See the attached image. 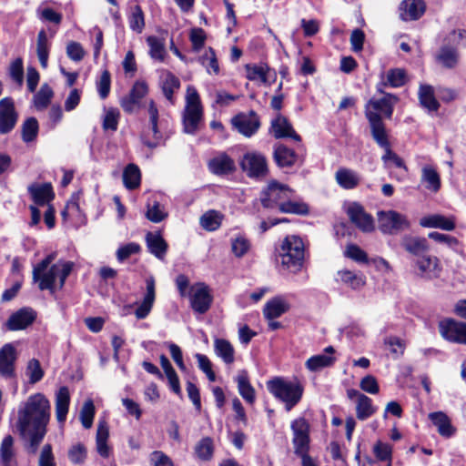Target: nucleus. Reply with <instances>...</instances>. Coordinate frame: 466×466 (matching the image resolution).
Segmentation results:
<instances>
[{"label":"nucleus","mask_w":466,"mask_h":466,"mask_svg":"<svg viewBox=\"0 0 466 466\" xmlns=\"http://www.w3.org/2000/svg\"><path fill=\"white\" fill-rule=\"evenodd\" d=\"M50 411V401L40 392L29 396L18 408L15 428L30 453L37 451L46 434Z\"/></svg>","instance_id":"nucleus-1"},{"label":"nucleus","mask_w":466,"mask_h":466,"mask_svg":"<svg viewBox=\"0 0 466 466\" xmlns=\"http://www.w3.org/2000/svg\"><path fill=\"white\" fill-rule=\"evenodd\" d=\"M266 387L276 400L284 403L286 411L297 406L304 393V387L298 379L274 377L266 382Z\"/></svg>","instance_id":"nucleus-2"},{"label":"nucleus","mask_w":466,"mask_h":466,"mask_svg":"<svg viewBox=\"0 0 466 466\" xmlns=\"http://www.w3.org/2000/svg\"><path fill=\"white\" fill-rule=\"evenodd\" d=\"M304 242L299 235H287L282 244L276 248V260L280 258L281 266L298 271L304 258Z\"/></svg>","instance_id":"nucleus-3"},{"label":"nucleus","mask_w":466,"mask_h":466,"mask_svg":"<svg viewBox=\"0 0 466 466\" xmlns=\"http://www.w3.org/2000/svg\"><path fill=\"white\" fill-rule=\"evenodd\" d=\"M371 121V137L376 144L384 150V154L381 157V160L388 166V163L391 161L395 167L404 169L407 171V167L404 161L391 149V145L389 139V134L386 127H383L379 118L373 116Z\"/></svg>","instance_id":"nucleus-4"},{"label":"nucleus","mask_w":466,"mask_h":466,"mask_svg":"<svg viewBox=\"0 0 466 466\" xmlns=\"http://www.w3.org/2000/svg\"><path fill=\"white\" fill-rule=\"evenodd\" d=\"M397 101L398 97L396 96L388 93L384 94L381 98H371L368 101V103L365 105V116L369 121L370 129V119L373 116L379 118L383 127H386L382 120V116L388 119H390L393 114L394 105Z\"/></svg>","instance_id":"nucleus-5"},{"label":"nucleus","mask_w":466,"mask_h":466,"mask_svg":"<svg viewBox=\"0 0 466 466\" xmlns=\"http://www.w3.org/2000/svg\"><path fill=\"white\" fill-rule=\"evenodd\" d=\"M291 192L287 185L272 180L260 192L259 200L265 208L280 210V206L289 198Z\"/></svg>","instance_id":"nucleus-6"},{"label":"nucleus","mask_w":466,"mask_h":466,"mask_svg":"<svg viewBox=\"0 0 466 466\" xmlns=\"http://www.w3.org/2000/svg\"><path fill=\"white\" fill-rule=\"evenodd\" d=\"M414 274L425 280H433L440 278L442 271L440 259L429 253L416 258H411Z\"/></svg>","instance_id":"nucleus-7"},{"label":"nucleus","mask_w":466,"mask_h":466,"mask_svg":"<svg viewBox=\"0 0 466 466\" xmlns=\"http://www.w3.org/2000/svg\"><path fill=\"white\" fill-rule=\"evenodd\" d=\"M241 169L251 178L265 177L268 163L264 155L258 152H247L240 161Z\"/></svg>","instance_id":"nucleus-8"},{"label":"nucleus","mask_w":466,"mask_h":466,"mask_svg":"<svg viewBox=\"0 0 466 466\" xmlns=\"http://www.w3.org/2000/svg\"><path fill=\"white\" fill-rule=\"evenodd\" d=\"M439 332L449 342L466 345L465 322L446 318L439 322Z\"/></svg>","instance_id":"nucleus-9"},{"label":"nucleus","mask_w":466,"mask_h":466,"mask_svg":"<svg viewBox=\"0 0 466 466\" xmlns=\"http://www.w3.org/2000/svg\"><path fill=\"white\" fill-rule=\"evenodd\" d=\"M346 214L350 222L364 233L372 232L375 228L373 217L366 212L364 207L359 202H350L346 207Z\"/></svg>","instance_id":"nucleus-10"},{"label":"nucleus","mask_w":466,"mask_h":466,"mask_svg":"<svg viewBox=\"0 0 466 466\" xmlns=\"http://www.w3.org/2000/svg\"><path fill=\"white\" fill-rule=\"evenodd\" d=\"M379 228L383 233L390 230H408L410 222L407 218L394 210L379 211L377 213Z\"/></svg>","instance_id":"nucleus-11"},{"label":"nucleus","mask_w":466,"mask_h":466,"mask_svg":"<svg viewBox=\"0 0 466 466\" xmlns=\"http://www.w3.org/2000/svg\"><path fill=\"white\" fill-rule=\"evenodd\" d=\"M290 428L293 433L292 444L294 452L309 450L310 426L308 420L304 417H299L292 420Z\"/></svg>","instance_id":"nucleus-12"},{"label":"nucleus","mask_w":466,"mask_h":466,"mask_svg":"<svg viewBox=\"0 0 466 466\" xmlns=\"http://www.w3.org/2000/svg\"><path fill=\"white\" fill-rule=\"evenodd\" d=\"M18 121V113L15 110L12 97H4L0 100V134L10 133Z\"/></svg>","instance_id":"nucleus-13"},{"label":"nucleus","mask_w":466,"mask_h":466,"mask_svg":"<svg viewBox=\"0 0 466 466\" xmlns=\"http://www.w3.org/2000/svg\"><path fill=\"white\" fill-rule=\"evenodd\" d=\"M147 114L149 129L152 132V139L148 138L147 135L142 137L143 143L149 148H155L162 140V133L159 129V113L157 104L153 99H150L147 103Z\"/></svg>","instance_id":"nucleus-14"},{"label":"nucleus","mask_w":466,"mask_h":466,"mask_svg":"<svg viewBox=\"0 0 466 466\" xmlns=\"http://www.w3.org/2000/svg\"><path fill=\"white\" fill-rule=\"evenodd\" d=\"M213 301L209 289L204 283H198L191 288L190 305L192 309L199 314L206 313Z\"/></svg>","instance_id":"nucleus-15"},{"label":"nucleus","mask_w":466,"mask_h":466,"mask_svg":"<svg viewBox=\"0 0 466 466\" xmlns=\"http://www.w3.org/2000/svg\"><path fill=\"white\" fill-rule=\"evenodd\" d=\"M231 123L240 134L247 137H250L256 134L260 127L259 117L257 113L252 110L247 115L238 114L235 116Z\"/></svg>","instance_id":"nucleus-16"},{"label":"nucleus","mask_w":466,"mask_h":466,"mask_svg":"<svg viewBox=\"0 0 466 466\" xmlns=\"http://www.w3.org/2000/svg\"><path fill=\"white\" fill-rule=\"evenodd\" d=\"M17 359L16 350L11 343L0 349V375L5 379L15 376V364Z\"/></svg>","instance_id":"nucleus-17"},{"label":"nucleus","mask_w":466,"mask_h":466,"mask_svg":"<svg viewBox=\"0 0 466 466\" xmlns=\"http://www.w3.org/2000/svg\"><path fill=\"white\" fill-rule=\"evenodd\" d=\"M36 313L30 308H23L13 313L6 321V328L9 330H21L30 326L35 319Z\"/></svg>","instance_id":"nucleus-18"},{"label":"nucleus","mask_w":466,"mask_h":466,"mask_svg":"<svg viewBox=\"0 0 466 466\" xmlns=\"http://www.w3.org/2000/svg\"><path fill=\"white\" fill-rule=\"evenodd\" d=\"M425 10L423 0H403L399 6L400 18L402 21H415L424 15Z\"/></svg>","instance_id":"nucleus-19"},{"label":"nucleus","mask_w":466,"mask_h":466,"mask_svg":"<svg viewBox=\"0 0 466 466\" xmlns=\"http://www.w3.org/2000/svg\"><path fill=\"white\" fill-rule=\"evenodd\" d=\"M401 247L412 258L428 253L430 248L427 238L418 235H405L401 240Z\"/></svg>","instance_id":"nucleus-20"},{"label":"nucleus","mask_w":466,"mask_h":466,"mask_svg":"<svg viewBox=\"0 0 466 466\" xmlns=\"http://www.w3.org/2000/svg\"><path fill=\"white\" fill-rule=\"evenodd\" d=\"M27 190L35 204L38 206H49V203L55 198L53 187L50 183H33L28 186Z\"/></svg>","instance_id":"nucleus-21"},{"label":"nucleus","mask_w":466,"mask_h":466,"mask_svg":"<svg viewBox=\"0 0 466 466\" xmlns=\"http://www.w3.org/2000/svg\"><path fill=\"white\" fill-rule=\"evenodd\" d=\"M271 130L276 138L290 137L298 142L301 140L300 136L295 132L288 118L281 115H278L271 121Z\"/></svg>","instance_id":"nucleus-22"},{"label":"nucleus","mask_w":466,"mask_h":466,"mask_svg":"<svg viewBox=\"0 0 466 466\" xmlns=\"http://www.w3.org/2000/svg\"><path fill=\"white\" fill-rule=\"evenodd\" d=\"M147 293L143 298L141 304L137 308L135 311L136 318L137 319H146L153 308L156 291H155V280L153 278H149L146 280Z\"/></svg>","instance_id":"nucleus-23"},{"label":"nucleus","mask_w":466,"mask_h":466,"mask_svg":"<svg viewBox=\"0 0 466 466\" xmlns=\"http://www.w3.org/2000/svg\"><path fill=\"white\" fill-rule=\"evenodd\" d=\"M234 380L237 382L238 393L244 400L248 404H254L256 401V390L250 383L248 371L245 370H239Z\"/></svg>","instance_id":"nucleus-24"},{"label":"nucleus","mask_w":466,"mask_h":466,"mask_svg":"<svg viewBox=\"0 0 466 466\" xmlns=\"http://www.w3.org/2000/svg\"><path fill=\"white\" fill-rule=\"evenodd\" d=\"M246 72L248 79L265 85H271L276 79V73L271 72L267 65H247Z\"/></svg>","instance_id":"nucleus-25"},{"label":"nucleus","mask_w":466,"mask_h":466,"mask_svg":"<svg viewBox=\"0 0 466 466\" xmlns=\"http://www.w3.org/2000/svg\"><path fill=\"white\" fill-rule=\"evenodd\" d=\"M273 158L278 167H290L299 160V156L291 148L283 144H277L274 147Z\"/></svg>","instance_id":"nucleus-26"},{"label":"nucleus","mask_w":466,"mask_h":466,"mask_svg":"<svg viewBox=\"0 0 466 466\" xmlns=\"http://www.w3.org/2000/svg\"><path fill=\"white\" fill-rule=\"evenodd\" d=\"M209 170L216 175H227L232 173L235 169L234 160L226 153H222L208 162Z\"/></svg>","instance_id":"nucleus-27"},{"label":"nucleus","mask_w":466,"mask_h":466,"mask_svg":"<svg viewBox=\"0 0 466 466\" xmlns=\"http://www.w3.org/2000/svg\"><path fill=\"white\" fill-rule=\"evenodd\" d=\"M290 309L289 304L280 297H275L268 300L264 309L263 314L268 320L279 318Z\"/></svg>","instance_id":"nucleus-28"},{"label":"nucleus","mask_w":466,"mask_h":466,"mask_svg":"<svg viewBox=\"0 0 466 466\" xmlns=\"http://www.w3.org/2000/svg\"><path fill=\"white\" fill-rule=\"evenodd\" d=\"M70 403V394L67 387H61L56 393V415L59 423L66 420Z\"/></svg>","instance_id":"nucleus-29"},{"label":"nucleus","mask_w":466,"mask_h":466,"mask_svg":"<svg viewBox=\"0 0 466 466\" xmlns=\"http://www.w3.org/2000/svg\"><path fill=\"white\" fill-rule=\"evenodd\" d=\"M180 80L170 71H166L160 76V87L164 96L174 104V93L180 88Z\"/></svg>","instance_id":"nucleus-30"},{"label":"nucleus","mask_w":466,"mask_h":466,"mask_svg":"<svg viewBox=\"0 0 466 466\" xmlns=\"http://www.w3.org/2000/svg\"><path fill=\"white\" fill-rule=\"evenodd\" d=\"M420 225L423 228H440L451 231L455 228L454 220L442 215H431L420 218Z\"/></svg>","instance_id":"nucleus-31"},{"label":"nucleus","mask_w":466,"mask_h":466,"mask_svg":"<svg viewBox=\"0 0 466 466\" xmlns=\"http://www.w3.org/2000/svg\"><path fill=\"white\" fill-rule=\"evenodd\" d=\"M429 419L437 427L440 435L445 438L451 437L455 432V428L451 425L449 417L442 411L431 412Z\"/></svg>","instance_id":"nucleus-32"},{"label":"nucleus","mask_w":466,"mask_h":466,"mask_svg":"<svg viewBox=\"0 0 466 466\" xmlns=\"http://www.w3.org/2000/svg\"><path fill=\"white\" fill-rule=\"evenodd\" d=\"M337 183L344 189H353L359 186L360 178L352 169L341 167L335 174Z\"/></svg>","instance_id":"nucleus-33"},{"label":"nucleus","mask_w":466,"mask_h":466,"mask_svg":"<svg viewBox=\"0 0 466 466\" xmlns=\"http://www.w3.org/2000/svg\"><path fill=\"white\" fill-rule=\"evenodd\" d=\"M202 109H184L183 112V130L185 133L194 135L198 129V125L202 119Z\"/></svg>","instance_id":"nucleus-34"},{"label":"nucleus","mask_w":466,"mask_h":466,"mask_svg":"<svg viewBox=\"0 0 466 466\" xmlns=\"http://www.w3.org/2000/svg\"><path fill=\"white\" fill-rule=\"evenodd\" d=\"M108 436L109 431L106 423L105 421H100L97 427L96 442V451L103 458H108L110 455V448L107 445Z\"/></svg>","instance_id":"nucleus-35"},{"label":"nucleus","mask_w":466,"mask_h":466,"mask_svg":"<svg viewBox=\"0 0 466 466\" xmlns=\"http://www.w3.org/2000/svg\"><path fill=\"white\" fill-rule=\"evenodd\" d=\"M147 247L158 259H163L167 250V243L162 235H146Z\"/></svg>","instance_id":"nucleus-36"},{"label":"nucleus","mask_w":466,"mask_h":466,"mask_svg":"<svg viewBox=\"0 0 466 466\" xmlns=\"http://www.w3.org/2000/svg\"><path fill=\"white\" fill-rule=\"evenodd\" d=\"M419 99L420 105L429 111L434 112L440 107V103L435 98L433 88L430 85H420Z\"/></svg>","instance_id":"nucleus-37"},{"label":"nucleus","mask_w":466,"mask_h":466,"mask_svg":"<svg viewBox=\"0 0 466 466\" xmlns=\"http://www.w3.org/2000/svg\"><path fill=\"white\" fill-rule=\"evenodd\" d=\"M214 350L216 354L222 359L226 364H232L235 360V350L231 343L224 339H216L214 340Z\"/></svg>","instance_id":"nucleus-38"},{"label":"nucleus","mask_w":466,"mask_h":466,"mask_svg":"<svg viewBox=\"0 0 466 466\" xmlns=\"http://www.w3.org/2000/svg\"><path fill=\"white\" fill-rule=\"evenodd\" d=\"M224 216L221 212L214 209L205 212L199 219L201 227L207 231H215L221 225Z\"/></svg>","instance_id":"nucleus-39"},{"label":"nucleus","mask_w":466,"mask_h":466,"mask_svg":"<svg viewBox=\"0 0 466 466\" xmlns=\"http://www.w3.org/2000/svg\"><path fill=\"white\" fill-rule=\"evenodd\" d=\"M58 275V264L52 265L49 269L40 274L38 288L40 290H49L51 293L55 292V283Z\"/></svg>","instance_id":"nucleus-40"},{"label":"nucleus","mask_w":466,"mask_h":466,"mask_svg":"<svg viewBox=\"0 0 466 466\" xmlns=\"http://www.w3.org/2000/svg\"><path fill=\"white\" fill-rule=\"evenodd\" d=\"M141 173L135 164H128L123 172V182L127 189H135L140 185Z\"/></svg>","instance_id":"nucleus-41"},{"label":"nucleus","mask_w":466,"mask_h":466,"mask_svg":"<svg viewBox=\"0 0 466 466\" xmlns=\"http://www.w3.org/2000/svg\"><path fill=\"white\" fill-rule=\"evenodd\" d=\"M421 180L426 183V187L433 192L441 188L440 175L435 168L431 166H425L421 170Z\"/></svg>","instance_id":"nucleus-42"},{"label":"nucleus","mask_w":466,"mask_h":466,"mask_svg":"<svg viewBox=\"0 0 466 466\" xmlns=\"http://www.w3.org/2000/svg\"><path fill=\"white\" fill-rule=\"evenodd\" d=\"M15 457L14 438L6 435L0 445V464L1 466H10Z\"/></svg>","instance_id":"nucleus-43"},{"label":"nucleus","mask_w":466,"mask_h":466,"mask_svg":"<svg viewBox=\"0 0 466 466\" xmlns=\"http://www.w3.org/2000/svg\"><path fill=\"white\" fill-rule=\"evenodd\" d=\"M36 53L40 65L43 68H46L47 66L49 56V46L46 33L43 29L37 35Z\"/></svg>","instance_id":"nucleus-44"},{"label":"nucleus","mask_w":466,"mask_h":466,"mask_svg":"<svg viewBox=\"0 0 466 466\" xmlns=\"http://www.w3.org/2000/svg\"><path fill=\"white\" fill-rule=\"evenodd\" d=\"M376 409L372 405V400L366 395H360V400H357L356 415L360 420H365L373 415Z\"/></svg>","instance_id":"nucleus-45"},{"label":"nucleus","mask_w":466,"mask_h":466,"mask_svg":"<svg viewBox=\"0 0 466 466\" xmlns=\"http://www.w3.org/2000/svg\"><path fill=\"white\" fill-rule=\"evenodd\" d=\"M336 359L327 354H318L310 357L305 363L310 371H318L323 368L333 365Z\"/></svg>","instance_id":"nucleus-46"},{"label":"nucleus","mask_w":466,"mask_h":466,"mask_svg":"<svg viewBox=\"0 0 466 466\" xmlns=\"http://www.w3.org/2000/svg\"><path fill=\"white\" fill-rule=\"evenodd\" d=\"M147 43L150 48L151 58L162 62L167 54L164 42L155 35H150L147 38Z\"/></svg>","instance_id":"nucleus-47"},{"label":"nucleus","mask_w":466,"mask_h":466,"mask_svg":"<svg viewBox=\"0 0 466 466\" xmlns=\"http://www.w3.org/2000/svg\"><path fill=\"white\" fill-rule=\"evenodd\" d=\"M338 275L343 283L349 285L353 289H358L366 283L365 277L362 274H356L348 269L339 270Z\"/></svg>","instance_id":"nucleus-48"},{"label":"nucleus","mask_w":466,"mask_h":466,"mask_svg":"<svg viewBox=\"0 0 466 466\" xmlns=\"http://www.w3.org/2000/svg\"><path fill=\"white\" fill-rule=\"evenodd\" d=\"M25 375L28 378V381L31 384L39 382L44 375L45 371L41 367L40 361L36 359H31L25 368Z\"/></svg>","instance_id":"nucleus-49"},{"label":"nucleus","mask_w":466,"mask_h":466,"mask_svg":"<svg viewBox=\"0 0 466 466\" xmlns=\"http://www.w3.org/2000/svg\"><path fill=\"white\" fill-rule=\"evenodd\" d=\"M38 122L35 117H28L22 125V139L25 143L34 141L38 134Z\"/></svg>","instance_id":"nucleus-50"},{"label":"nucleus","mask_w":466,"mask_h":466,"mask_svg":"<svg viewBox=\"0 0 466 466\" xmlns=\"http://www.w3.org/2000/svg\"><path fill=\"white\" fill-rule=\"evenodd\" d=\"M54 92L47 84H43L39 91L34 96L35 106L37 109H45L49 105Z\"/></svg>","instance_id":"nucleus-51"},{"label":"nucleus","mask_w":466,"mask_h":466,"mask_svg":"<svg viewBox=\"0 0 466 466\" xmlns=\"http://www.w3.org/2000/svg\"><path fill=\"white\" fill-rule=\"evenodd\" d=\"M199 62L206 67L208 74L218 75L219 66L212 47H208L205 54L199 57Z\"/></svg>","instance_id":"nucleus-52"},{"label":"nucleus","mask_w":466,"mask_h":466,"mask_svg":"<svg viewBox=\"0 0 466 466\" xmlns=\"http://www.w3.org/2000/svg\"><path fill=\"white\" fill-rule=\"evenodd\" d=\"M437 57L445 67L453 68L458 63L459 55L455 48L443 46Z\"/></svg>","instance_id":"nucleus-53"},{"label":"nucleus","mask_w":466,"mask_h":466,"mask_svg":"<svg viewBox=\"0 0 466 466\" xmlns=\"http://www.w3.org/2000/svg\"><path fill=\"white\" fill-rule=\"evenodd\" d=\"M129 27L131 30L140 34L145 27L144 13L140 5H135L128 16Z\"/></svg>","instance_id":"nucleus-54"},{"label":"nucleus","mask_w":466,"mask_h":466,"mask_svg":"<svg viewBox=\"0 0 466 466\" xmlns=\"http://www.w3.org/2000/svg\"><path fill=\"white\" fill-rule=\"evenodd\" d=\"M280 212L296 215H307L309 212L308 204L302 201H291L289 198L280 206Z\"/></svg>","instance_id":"nucleus-55"},{"label":"nucleus","mask_w":466,"mask_h":466,"mask_svg":"<svg viewBox=\"0 0 466 466\" xmlns=\"http://www.w3.org/2000/svg\"><path fill=\"white\" fill-rule=\"evenodd\" d=\"M344 256L360 264H369L367 253L356 244H348L343 252Z\"/></svg>","instance_id":"nucleus-56"},{"label":"nucleus","mask_w":466,"mask_h":466,"mask_svg":"<svg viewBox=\"0 0 466 466\" xmlns=\"http://www.w3.org/2000/svg\"><path fill=\"white\" fill-rule=\"evenodd\" d=\"M195 451L197 456L202 461H208L213 454V441L209 437L201 439L196 445Z\"/></svg>","instance_id":"nucleus-57"},{"label":"nucleus","mask_w":466,"mask_h":466,"mask_svg":"<svg viewBox=\"0 0 466 466\" xmlns=\"http://www.w3.org/2000/svg\"><path fill=\"white\" fill-rule=\"evenodd\" d=\"M95 416V406L91 400H86L80 410V420L85 429L92 427Z\"/></svg>","instance_id":"nucleus-58"},{"label":"nucleus","mask_w":466,"mask_h":466,"mask_svg":"<svg viewBox=\"0 0 466 466\" xmlns=\"http://www.w3.org/2000/svg\"><path fill=\"white\" fill-rule=\"evenodd\" d=\"M250 248V242L243 235L231 240V250L238 258L243 257Z\"/></svg>","instance_id":"nucleus-59"},{"label":"nucleus","mask_w":466,"mask_h":466,"mask_svg":"<svg viewBox=\"0 0 466 466\" xmlns=\"http://www.w3.org/2000/svg\"><path fill=\"white\" fill-rule=\"evenodd\" d=\"M407 80L406 72L401 68L390 69L387 73V81L392 87H400L405 85Z\"/></svg>","instance_id":"nucleus-60"},{"label":"nucleus","mask_w":466,"mask_h":466,"mask_svg":"<svg viewBox=\"0 0 466 466\" xmlns=\"http://www.w3.org/2000/svg\"><path fill=\"white\" fill-rule=\"evenodd\" d=\"M68 459L74 464H82L86 459V449L82 443L73 445L68 451Z\"/></svg>","instance_id":"nucleus-61"},{"label":"nucleus","mask_w":466,"mask_h":466,"mask_svg":"<svg viewBox=\"0 0 466 466\" xmlns=\"http://www.w3.org/2000/svg\"><path fill=\"white\" fill-rule=\"evenodd\" d=\"M206 38V33L202 28L196 27L191 29L189 34V40L192 44L193 50L198 52L204 46Z\"/></svg>","instance_id":"nucleus-62"},{"label":"nucleus","mask_w":466,"mask_h":466,"mask_svg":"<svg viewBox=\"0 0 466 466\" xmlns=\"http://www.w3.org/2000/svg\"><path fill=\"white\" fill-rule=\"evenodd\" d=\"M9 75L15 83L22 86L24 82V66L22 58L18 57L11 63Z\"/></svg>","instance_id":"nucleus-63"},{"label":"nucleus","mask_w":466,"mask_h":466,"mask_svg":"<svg viewBox=\"0 0 466 466\" xmlns=\"http://www.w3.org/2000/svg\"><path fill=\"white\" fill-rule=\"evenodd\" d=\"M111 76L107 70L103 71L99 81L96 83V88L101 99H106L110 92Z\"/></svg>","instance_id":"nucleus-64"}]
</instances>
